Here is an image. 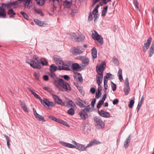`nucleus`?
<instances>
[{
    "instance_id": "obj_29",
    "label": "nucleus",
    "mask_w": 154,
    "mask_h": 154,
    "mask_svg": "<svg viewBox=\"0 0 154 154\" xmlns=\"http://www.w3.org/2000/svg\"><path fill=\"white\" fill-rule=\"evenodd\" d=\"M108 5H106L102 11L101 16L103 17H105L107 12Z\"/></svg>"
},
{
    "instance_id": "obj_38",
    "label": "nucleus",
    "mask_w": 154,
    "mask_h": 154,
    "mask_svg": "<svg viewBox=\"0 0 154 154\" xmlns=\"http://www.w3.org/2000/svg\"><path fill=\"white\" fill-rule=\"evenodd\" d=\"M72 68L74 70H76L79 68V65L77 63H75L72 64Z\"/></svg>"
},
{
    "instance_id": "obj_63",
    "label": "nucleus",
    "mask_w": 154,
    "mask_h": 154,
    "mask_svg": "<svg viewBox=\"0 0 154 154\" xmlns=\"http://www.w3.org/2000/svg\"><path fill=\"white\" fill-rule=\"evenodd\" d=\"M62 124L65 126L69 127L68 124L65 121H63V123Z\"/></svg>"
},
{
    "instance_id": "obj_61",
    "label": "nucleus",
    "mask_w": 154,
    "mask_h": 154,
    "mask_svg": "<svg viewBox=\"0 0 154 154\" xmlns=\"http://www.w3.org/2000/svg\"><path fill=\"white\" fill-rule=\"evenodd\" d=\"M79 38H80L82 41H83L85 39V37L83 35H81L79 36Z\"/></svg>"
},
{
    "instance_id": "obj_30",
    "label": "nucleus",
    "mask_w": 154,
    "mask_h": 154,
    "mask_svg": "<svg viewBox=\"0 0 154 154\" xmlns=\"http://www.w3.org/2000/svg\"><path fill=\"white\" fill-rule=\"evenodd\" d=\"M46 0H36L37 4L39 5L42 6L45 3Z\"/></svg>"
},
{
    "instance_id": "obj_22",
    "label": "nucleus",
    "mask_w": 154,
    "mask_h": 154,
    "mask_svg": "<svg viewBox=\"0 0 154 154\" xmlns=\"http://www.w3.org/2000/svg\"><path fill=\"white\" fill-rule=\"evenodd\" d=\"M131 140V135H129L126 141L124 142V146L125 149L127 148L130 144V143Z\"/></svg>"
},
{
    "instance_id": "obj_46",
    "label": "nucleus",
    "mask_w": 154,
    "mask_h": 154,
    "mask_svg": "<svg viewBox=\"0 0 154 154\" xmlns=\"http://www.w3.org/2000/svg\"><path fill=\"white\" fill-rule=\"evenodd\" d=\"M101 93L100 91L99 90V91H98V92H97L96 93V96L95 97L97 99L99 98L101 96Z\"/></svg>"
},
{
    "instance_id": "obj_48",
    "label": "nucleus",
    "mask_w": 154,
    "mask_h": 154,
    "mask_svg": "<svg viewBox=\"0 0 154 154\" xmlns=\"http://www.w3.org/2000/svg\"><path fill=\"white\" fill-rule=\"evenodd\" d=\"M77 12V10L76 9H72L71 11L70 14L72 16H74Z\"/></svg>"
},
{
    "instance_id": "obj_35",
    "label": "nucleus",
    "mask_w": 154,
    "mask_h": 154,
    "mask_svg": "<svg viewBox=\"0 0 154 154\" xmlns=\"http://www.w3.org/2000/svg\"><path fill=\"white\" fill-rule=\"evenodd\" d=\"M68 106L69 107H73L75 105V104L71 100H69L66 102Z\"/></svg>"
},
{
    "instance_id": "obj_50",
    "label": "nucleus",
    "mask_w": 154,
    "mask_h": 154,
    "mask_svg": "<svg viewBox=\"0 0 154 154\" xmlns=\"http://www.w3.org/2000/svg\"><path fill=\"white\" fill-rule=\"evenodd\" d=\"M134 100H131L130 101V103L129 104H128V106L130 108H132L134 103Z\"/></svg>"
},
{
    "instance_id": "obj_23",
    "label": "nucleus",
    "mask_w": 154,
    "mask_h": 154,
    "mask_svg": "<svg viewBox=\"0 0 154 154\" xmlns=\"http://www.w3.org/2000/svg\"><path fill=\"white\" fill-rule=\"evenodd\" d=\"M72 4L71 1L69 2L66 1L63 2V5L64 7L69 8H70Z\"/></svg>"
},
{
    "instance_id": "obj_64",
    "label": "nucleus",
    "mask_w": 154,
    "mask_h": 154,
    "mask_svg": "<svg viewBox=\"0 0 154 154\" xmlns=\"http://www.w3.org/2000/svg\"><path fill=\"white\" fill-rule=\"evenodd\" d=\"M106 75L107 76H106L107 78H112V74L109 73H106Z\"/></svg>"
},
{
    "instance_id": "obj_27",
    "label": "nucleus",
    "mask_w": 154,
    "mask_h": 154,
    "mask_svg": "<svg viewBox=\"0 0 154 154\" xmlns=\"http://www.w3.org/2000/svg\"><path fill=\"white\" fill-rule=\"evenodd\" d=\"M76 148L79 150L83 151L85 150L87 147H86V146L85 147L83 145L79 144L76 146Z\"/></svg>"
},
{
    "instance_id": "obj_33",
    "label": "nucleus",
    "mask_w": 154,
    "mask_h": 154,
    "mask_svg": "<svg viewBox=\"0 0 154 154\" xmlns=\"http://www.w3.org/2000/svg\"><path fill=\"white\" fill-rule=\"evenodd\" d=\"M34 21L36 24L40 26H42L44 24V23L42 21L36 19L34 20Z\"/></svg>"
},
{
    "instance_id": "obj_10",
    "label": "nucleus",
    "mask_w": 154,
    "mask_h": 154,
    "mask_svg": "<svg viewBox=\"0 0 154 154\" xmlns=\"http://www.w3.org/2000/svg\"><path fill=\"white\" fill-rule=\"evenodd\" d=\"M152 40L151 37H149L147 40L146 42L144 44L143 47V51L144 52L146 51L149 48Z\"/></svg>"
},
{
    "instance_id": "obj_26",
    "label": "nucleus",
    "mask_w": 154,
    "mask_h": 154,
    "mask_svg": "<svg viewBox=\"0 0 154 154\" xmlns=\"http://www.w3.org/2000/svg\"><path fill=\"white\" fill-rule=\"evenodd\" d=\"M81 60L82 61V63L85 66L88 65L89 63V59L87 58H84L81 59Z\"/></svg>"
},
{
    "instance_id": "obj_18",
    "label": "nucleus",
    "mask_w": 154,
    "mask_h": 154,
    "mask_svg": "<svg viewBox=\"0 0 154 154\" xmlns=\"http://www.w3.org/2000/svg\"><path fill=\"white\" fill-rule=\"evenodd\" d=\"M100 143V142L96 140H92L87 145L86 147H90L91 146L97 145Z\"/></svg>"
},
{
    "instance_id": "obj_14",
    "label": "nucleus",
    "mask_w": 154,
    "mask_h": 154,
    "mask_svg": "<svg viewBox=\"0 0 154 154\" xmlns=\"http://www.w3.org/2000/svg\"><path fill=\"white\" fill-rule=\"evenodd\" d=\"M75 100L76 104L79 107H85V105L83 104V103H85V101L82 100L79 98L76 99Z\"/></svg>"
},
{
    "instance_id": "obj_55",
    "label": "nucleus",
    "mask_w": 154,
    "mask_h": 154,
    "mask_svg": "<svg viewBox=\"0 0 154 154\" xmlns=\"http://www.w3.org/2000/svg\"><path fill=\"white\" fill-rule=\"evenodd\" d=\"M119 100L117 99H115L113 101L112 103L114 105H116L119 102Z\"/></svg>"
},
{
    "instance_id": "obj_39",
    "label": "nucleus",
    "mask_w": 154,
    "mask_h": 154,
    "mask_svg": "<svg viewBox=\"0 0 154 154\" xmlns=\"http://www.w3.org/2000/svg\"><path fill=\"white\" fill-rule=\"evenodd\" d=\"M71 37L73 40H75L78 37L77 35L75 33H72L71 34Z\"/></svg>"
},
{
    "instance_id": "obj_28",
    "label": "nucleus",
    "mask_w": 154,
    "mask_h": 154,
    "mask_svg": "<svg viewBox=\"0 0 154 154\" xmlns=\"http://www.w3.org/2000/svg\"><path fill=\"white\" fill-rule=\"evenodd\" d=\"M108 78L106 76L104 77V86L105 89L106 90L108 88L107 86Z\"/></svg>"
},
{
    "instance_id": "obj_58",
    "label": "nucleus",
    "mask_w": 154,
    "mask_h": 154,
    "mask_svg": "<svg viewBox=\"0 0 154 154\" xmlns=\"http://www.w3.org/2000/svg\"><path fill=\"white\" fill-rule=\"evenodd\" d=\"M49 1L50 2H53V5L55 7V4H54V2L56 1H57L58 3H59L60 2L59 0H49Z\"/></svg>"
},
{
    "instance_id": "obj_3",
    "label": "nucleus",
    "mask_w": 154,
    "mask_h": 154,
    "mask_svg": "<svg viewBox=\"0 0 154 154\" xmlns=\"http://www.w3.org/2000/svg\"><path fill=\"white\" fill-rule=\"evenodd\" d=\"M28 89L35 97L39 99L41 101V102L44 106L49 107L53 106H54V102L49 101L48 100L46 99H44L43 100H42L40 96L37 94L34 91V90L31 89L29 88H28Z\"/></svg>"
},
{
    "instance_id": "obj_11",
    "label": "nucleus",
    "mask_w": 154,
    "mask_h": 154,
    "mask_svg": "<svg viewBox=\"0 0 154 154\" xmlns=\"http://www.w3.org/2000/svg\"><path fill=\"white\" fill-rule=\"evenodd\" d=\"M5 7V5L3 4L1 6H0V17L5 18L6 17V14Z\"/></svg>"
},
{
    "instance_id": "obj_53",
    "label": "nucleus",
    "mask_w": 154,
    "mask_h": 154,
    "mask_svg": "<svg viewBox=\"0 0 154 154\" xmlns=\"http://www.w3.org/2000/svg\"><path fill=\"white\" fill-rule=\"evenodd\" d=\"M103 104V103H102L100 100L98 102L97 105V107L98 108H100L101 107V105Z\"/></svg>"
},
{
    "instance_id": "obj_40",
    "label": "nucleus",
    "mask_w": 154,
    "mask_h": 154,
    "mask_svg": "<svg viewBox=\"0 0 154 154\" xmlns=\"http://www.w3.org/2000/svg\"><path fill=\"white\" fill-rule=\"evenodd\" d=\"M4 137L5 138L6 140L7 141V145L8 148H10V140H9V137L8 136L5 135Z\"/></svg>"
},
{
    "instance_id": "obj_34",
    "label": "nucleus",
    "mask_w": 154,
    "mask_h": 154,
    "mask_svg": "<svg viewBox=\"0 0 154 154\" xmlns=\"http://www.w3.org/2000/svg\"><path fill=\"white\" fill-rule=\"evenodd\" d=\"M50 69L51 72H54L57 70V68L54 64H52L50 66Z\"/></svg>"
},
{
    "instance_id": "obj_15",
    "label": "nucleus",
    "mask_w": 154,
    "mask_h": 154,
    "mask_svg": "<svg viewBox=\"0 0 154 154\" xmlns=\"http://www.w3.org/2000/svg\"><path fill=\"white\" fill-rule=\"evenodd\" d=\"M54 59L57 64L58 65H63L64 63L62 60V59L59 57L58 56H54Z\"/></svg>"
},
{
    "instance_id": "obj_52",
    "label": "nucleus",
    "mask_w": 154,
    "mask_h": 154,
    "mask_svg": "<svg viewBox=\"0 0 154 154\" xmlns=\"http://www.w3.org/2000/svg\"><path fill=\"white\" fill-rule=\"evenodd\" d=\"M96 100L94 98V99H92V101H91V106L92 107H94V104L96 103Z\"/></svg>"
},
{
    "instance_id": "obj_12",
    "label": "nucleus",
    "mask_w": 154,
    "mask_h": 154,
    "mask_svg": "<svg viewBox=\"0 0 154 154\" xmlns=\"http://www.w3.org/2000/svg\"><path fill=\"white\" fill-rule=\"evenodd\" d=\"M33 111L34 115L37 119H38L40 121H42L44 122L45 121V120L44 117H43L42 116L38 114L36 110L34 108H33Z\"/></svg>"
},
{
    "instance_id": "obj_51",
    "label": "nucleus",
    "mask_w": 154,
    "mask_h": 154,
    "mask_svg": "<svg viewBox=\"0 0 154 154\" xmlns=\"http://www.w3.org/2000/svg\"><path fill=\"white\" fill-rule=\"evenodd\" d=\"M48 118H50L52 120L57 122L58 119H57L56 118L54 117L53 116H50L48 117Z\"/></svg>"
},
{
    "instance_id": "obj_9",
    "label": "nucleus",
    "mask_w": 154,
    "mask_h": 154,
    "mask_svg": "<svg viewBox=\"0 0 154 154\" xmlns=\"http://www.w3.org/2000/svg\"><path fill=\"white\" fill-rule=\"evenodd\" d=\"M130 89L128 79V78H127L125 79L124 88V91L126 95L128 94L130 91Z\"/></svg>"
},
{
    "instance_id": "obj_5",
    "label": "nucleus",
    "mask_w": 154,
    "mask_h": 154,
    "mask_svg": "<svg viewBox=\"0 0 154 154\" xmlns=\"http://www.w3.org/2000/svg\"><path fill=\"white\" fill-rule=\"evenodd\" d=\"M96 127L97 129H101L104 127L105 124L99 116H96L94 118Z\"/></svg>"
},
{
    "instance_id": "obj_47",
    "label": "nucleus",
    "mask_w": 154,
    "mask_h": 154,
    "mask_svg": "<svg viewBox=\"0 0 154 154\" xmlns=\"http://www.w3.org/2000/svg\"><path fill=\"white\" fill-rule=\"evenodd\" d=\"M33 75L36 79L39 80L40 77L39 73L35 72L34 73Z\"/></svg>"
},
{
    "instance_id": "obj_43",
    "label": "nucleus",
    "mask_w": 154,
    "mask_h": 154,
    "mask_svg": "<svg viewBox=\"0 0 154 154\" xmlns=\"http://www.w3.org/2000/svg\"><path fill=\"white\" fill-rule=\"evenodd\" d=\"M133 3L136 8L137 9H138L139 8L138 6V3L137 0H133Z\"/></svg>"
},
{
    "instance_id": "obj_42",
    "label": "nucleus",
    "mask_w": 154,
    "mask_h": 154,
    "mask_svg": "<svg viewBox=\"0 0 154 154\" xmlns=\"http://www.w3.org/2000/svg\"><path fill=\"white\" fill-rule=\"evenodd\" d=\"M35 11L38 14H40L42 16H44V14L42 12L41 10L40 9H35Z\"/></svg>"
},
{
    "instance_id": "obj_1",
    "label": "nucleus",
    "mask_w": 154,
    "mask_h": 154,
    "mask_svg": "<svg viewBox=\"0 0 154 154\" xmlns=\"http://www.w3.org/2000/svg\"><path fill=\"white\" fill-rule=\"evenodd\" d=\"M33 59V60L30 61L27 60L26 62L34 68L40 69L42 68V65L46 66L48 64V61L46 60L41 59L39 60L36 55H34Z\"/></svg>"
},
{
    "instance_id": "obj_20",
    "label": "nucleus",
    "mask_w": 154,
    "mask_h": 154,
    "mask_svg": "<svg viewBox=\"0 0 154 154\" xmlns=\"http://www.w3.org/2000/svg\"><path fill=\"white\" fill-rule=\"evenodd\" d=\"M97 82L98 85V91H101L102 88V87L100 85V84L102 83L103 79L100 78H96Z\"/></svg>"
},
{
    "instance_id": "obj_4",
    "label": "nucleus",
    "mask_w": 154,
    "mask_h": 154,
    "mask_svg": "<svg viewBox=\"0 0 154 154\" xmlns=\"http://www.w3.org/2000/svg\"><path fill=\"white\" fill-rule=\"evenodd\" d=\"M106 63L105 61L102 62L100 64L96 67V70L98 75H97L96 78L103 79V73L105 68Z\"/></svg>"
},
{
    "instance_id": "obj_37",
    "label": "nucleus",
    "mask_w": 154,
    "mask_h": 154,
    "mask_svg": "<svg viewBox=\"0 0 154 154\" xmlns=\"http://www.w3.org/2000/svg\"><path fill=\"white\" fill-rule=\"evenodd\" d=\"M91 109L90 107H88L85 108L84 109H82V111L87 114V113L91 111Z\"/></svg>"
},
{
    "instance_id": "obj_44",
    "label": "nucleus",
    "mask_w": 154,
    "mask_h": 154,
    "mask_svg": "<svg viewBox=\"0 0 154 154\" xmlns=\"http://www.w3.org/2000/svg\"><path fill=\"white\" fill-rule=\"evenodd\" d=\"M111 87L113 91H115L116 90V85L113 83L112 82H111Z\"/></svg>"
},
{
    "instance_id": "obj_36",
    "label": "nucleus",
    "mask_w": 154,
    "mask_h": 154,
    "mask_svg": "<svg viewBox=\"0 0 154 154\" xmlns=\"http://www.w3.org/2000/svg\"><path fill=\"white\" fill-rule=\"evenodd\" d=\"M67 113L68 114L72 116L75 114L74 110L73 108H70L68 110Z\"/></svg>"
},
{
    "instance_id": "obj_57",
    "label": "nucleus",
    "mask_w": 154,
    "mask_h": 154,
    "mask_svg": "<svg viewBox=\"0 0 154 154\" xmlns=\"http://www.w3.org/2000/svg\"><path fill=\"white\" fill-rule=\"evenodd\" d=\"M88 19L90 21H91L93 20L92 14L91 13H90L89 14Z\"/></svg>"
},
{
    "instance_id": "obj_25",
    "label": "nucleus",
    "mask_w": 154,
    "mask_h": 154,
    "mask_svg": "<svg viewBox=\"0 0 154 154\" xmlns=\"http://www.w3.org/2000/svg\"><path fill=\"white\" fill-rule=\"evenodd\" d=\"M154 53V42H153L149 51V57H151Z\"/></svg>"
},
{
    "instance_id": "obj_7",
    "label": "nucleus",
    "mask_w": 154,
    "mask_h": 154,
    "mask_svg": "<svg viewBox=\"0 0 154 154\" xmlns=\"http://www.w3.org/2000/svg\"><path fill=\"white\" fill-rule=\"evenodd\" d=\"M59 143L64 147H66L71 148H75L76 147V146L77 145V143L76 142L74 141H72V143L73 145L62 141H59Z\"/></svg>"
},
{
    "instance_id": "obj_24",
    "label": "nucleus",
    "mask_w": 154,
    "mask_h": 154,
    "mask_svg": "<svg viewBox=\"0 0 154 154\" xmlns=\"http://www.w3.org/2000/svg\"><path fill=\"white\" fill-rule=\"evenodd\" d=\"M92 55L93 60L97 57V50L95 47H94L92 49Z\"/></svg>"
},
{
    "instance_id": "obj_32",
    "label": "nucleus",
    "mask_w": 154,
    "mask_h": 154,
    "mask_svg": "<svg viewBox=\"0 0 154 154\" xmlns=\"http://www.w3.org/2000/svg\"><path fill=\"white\" fill-rule=\"evenodd\" d=\"M88 125L85 124H83L81 126V129L85 132L87 131L88 130Z\"/></svg>"
},
{
    "instance_id": "obj_8",
    "label": "nucleus",
    "mask_w": 154,
    "mask_h": 154,
    "mask_svg": "<svg viewBox=\"0 0 154 154\" xmlns=\"http://www.w3.org/2000/svg\"><path fill=\"white\" fill-rule=\"evenodd\" d=\"M52 96L54 101L57 104L60 105L62 106H65V103L63 102L57 95L53 94Z\"/></svg>"
},
{
    "instance_id": "obj_13",
    "label": "nucleus",
    "mask_w": 154,
    "mask_h": 154,
    "mask_svg": "<svg viewBox=\"0 0 154 154\" xmlns=\"http://www.w3.org/2000/svg\"><path fill=\"white\" fill-rule=\"evenodd\" d=\"M98 112L101 116L104 118H108L110 116V114L109 112H106L103 110L101 111L98 110Z\"/></svg>"
},
{
    "instance_id": "obj_59",
    "label": "nucleus",
    "mask_w": 154,
    "mask_h": 154,
    "mask_svg": "<svg viewBox=\"0 0 154 154\" xmlns=\"http://www.w3.org/2000/svg\"><path fill=\"white\" fill-rule=\"evenodd\" d=\"M100 0H93V2L92 4V6H94Z\"/></svg>"
},
{
    "instance_id": "obj_49",
    "label": "nucleus",
    "mask_w": 154,
    "mask_h": 154,
    "mask_svg": "<svg viewBox=\"0 0 154 154\" xmlns=\"http://www.w3.org/2000/svg\"><path fill=\"white\" fill-rule=\"evenodd\" d=\"M63 66L62 67V69L64 70L67 71H69L70 69L69 68V67L67 66H65L63 65Z\"/></svg>"
},
{
    "instance_id": "obj_2",
    "label": "nucleus",
    "mask_w": 154,
    "mask_h": 154,
    "mask_svg": "<svg viewBox=\"0 0 154 154\" xmlns=\"http://www.w3.org/2000/svg\"><path fill=\"white\" fill-rule=\"evenodd\" d=\"M54 83L56 86L60 91H70L71 90L69 85L61 79H59L57 80H55Z\"/></svg>"
},
{
    "instance_id": "obj_6",
    "label": "nucleus",
    "mask_w": 154,
    "mask_h": 154,
    "mask_svg": "<svg viewBox=\"0 0 154 154\" xmlns=\"http://www.w3.org/2000/svg\"><path fill=\"white\" fill-rule=\"evenodd\" d=\"M91 36L92 38L94 40H97L100 45L103 44V38L96 31H94V32L92 33Z\"/></svg>"
},
{
    "instance_id": "obj_31",
    "label": "nucleus",
    "mask_w": 154,
    "mask_h": 154,
    "mask_svg": "<svg viewBox=\"0 0 154 154\" xmlns=\"http://www.w3.org/2000/svg\"><path fill=\"white\" fill-rule=\"evenodd\" d=\"M79 114L81 118L83 120H85L86 119V114L84 113L82 111H81L79 113Z\"/></svg>"
},
{
    "instance_id": "obj_17",
    "label": "nucleus",
    "mask_w": 154,
    "mask_h": 154,
    "mask_svg": "<svg viewBox=\"0 0 154 154\" xmlns=\"http://www.w3.org/2000/svg\"><path fill=\"white\" fill-rule=\"evenodd\" d=\"M99 7V4H97L92 11V14L94 15V17L95 18V19L98 18L99 17V14L97 13L98 12V9Z\"/></svg>"
},
{
    "instance_id": "obj_62",
    "label": "nucleus",
    "mask_w": 154,
    "mask_h": 154,
    "mask_svg": "<svg viewBox=\"0 0 154 154\" xmlns=\"http://www.w3.org/2000/svg\"><path fill=\"white\" fill-rule=\"evenodd\" d=\"M90 91L91 92L92 94H94L95 93V89L94 88H91L90 89Z\"/></svg>"
},
{
    "instance_id": "obj_45",
    "label": "nucleus",
    "mask_w": 154,
    "mask_h": 154,
    "mask_svg": "<svg viewBox=\"0 0 154 154\" xmlns=\"http://www.w3.org/2000/svg\"><path fill=\"white\" fill-rule=\"evenodd\" d=\"M31 2V0H26L25 1L24 5L26 7V5H27V7H30L29 4Z\"/></svg>"
},
{
    "instance_id": "obj_19",
    "label": "nucleus",
    "mask_w": 154,
    "mask_h": 154,
    "mask_svg": "<svg viewBox=\"0 0 154 154\" xmlns=\"http://www.w3.org/2000/svg\"><path fill=\"white\" fill-rule=\"evenodd\" d=\"M19 103L21 105V107L23 109L24 111L25 112H29V110L24 103L21 100H20Z\"/></svg>"
},
{
    "instance_id": "obj_60",
    "label": "nucleus",
    "mask_w": 154,
    "mask_h": 154,
    "mask_svg": "<svg viewBox=\"0 0 154 154\" xmlns=\"http://www.w3.org/2000/svg\"><path fill=\"white\" fill-rule=\"evenodd\" d=\"M63 77L64 79H65L67 80H69L70 79V78L69 76H68V75H63Z\"/></svg>"
},
{
    "instance_id": "obj_16",
    "label": "nucleus",
    "mask_w": 154,
    "mask_h": 154,
    "mask_svg": "<svg viewBox=\"0 0 154 154\" xmlns=\"http://www.w3.org/2000/svg\"><path fill=\"white\" fill-rule=\"evenodd\" d=\"M72 54L74 55H77L81 54L83 51L80 50L79 47L74 48L72 49Z\"/></svg>"
},
{
    "instance_id": "obj_56",
    "label": "nucleus",
    "mask_w": 154,
    "mask_h": 154,
    "mask_svg": "<svg viewBox=\"0 0 154 154\" xmlns=\"http://www.w3.org/2000/svg\"><path fill=\"white\" fill-rule=\"evenodd\" d=\"M122 70L121 69H119L118 72V76H122Z\"/></svg>"
},
{
    "instance_id": "obj_21",
    "label": "nucleus",
    "mask_w": 154,
    "mask_h": 154,
    "mask_svg": "<svg viewBox=\"0 0 154 154\" xmlns=\"http://www.w3.org/2000/svg\"><path fill=\"white\" fill-rule=\"evenodd\" d=\"M8 14L10 15L9 18H14V15L16 14V13L14 11L13 9H9L7 12Z\"/></svg>"
},
{
    "instance_id": "obj_41",
    "label": "nucleus",
    "mask_w": 154,
    "mask_h": 154,
    "mask_svg": "<svg viewBox=\"0 0 154 154\" xmlns=\"http://www.w3.org/2000/svg\"><path fill=\"white\" fill-rule=\"evenodd\" d=\"M21 14L22 15L23 17L26 20H28L29 17L27 15L25 12H20Z\"/></svg>"
},
{
    "instance_id": "obj_54",
    "label": "nucleus",
    "mask_w": 154,
    "mask_h": 154,
    "mask_svg": "<svg viewBox=\"0 0 154 154\" xmlns=\"http://www.w3.org/2000/svg\"><path fill=\"white\" fill-rule=\"evenodd\" d=\"M43 79L45 81H47L49 79V77L48 75H45L43 76Z\"/></svg>"
}]
</instances>
